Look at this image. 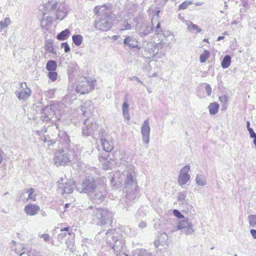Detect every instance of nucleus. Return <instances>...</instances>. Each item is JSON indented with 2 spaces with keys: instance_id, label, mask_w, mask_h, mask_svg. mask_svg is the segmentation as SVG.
<instances>
[{
  "instance_id": "nucleus-34",
  "label": "nucleus",
  "mask_w": 256,
  "mask_h": 256,
  "mask_svg": "<svg viewBox=\"0 0 256 256\" xmlns=\"http://www.w3.org/2000/svg\"><path fill=\"white\" fill-rule=\"evenodd\" d=\"M27 192L28 193V198H27V200H30L33 201L36 200V196L34 194L36 190L33 188H29L27 190Z\"/></svg>"
},
{
  "instance_id": "nucleus-54",
  "label": "nucleus",
  "mask_w": 256,
  "mask_h": 256,
  "mask_svg": "<svg viewBox=\"0 0 256 256\" xmlns=\"http://www.w3.org/2000/svg\"><path fill=\"white\" fill-rule=\"evenodd\" d=\"M4 152L0 149V164L2 162L3 159H4Z\"/></svg>"
},
{
  "instance_id": "nucleus-39",
  "label": "nucleus",
  "mask_w": 256,
  "mask_h": 256,
  "mask_svg": "<svg viewBox=\"0 0 256 256\" xmlns=\"http://www.w3.org/2000/svg\"><path fill=\"white\" fill-rule=\"evenodd\" d=\"M192 4V1L191 0H186L183 2L178 7L179 10H185L186 9L188 6Z\"/></svg>"
},
{
  "instance_id": "nucleus-11",
  "label": "nucleus",
  "mask_w": 256,
  "mask_h": 256,
  "mask_svg": "<svg viewBox=\"0 0 256 256\" xmlns=\"http://www.w3.org/2000/svg\"><path fill=\"white\" fill-rule=\"evenodd\" d=\"M152 22L151 23L148 22L138 23L136 26V31L140 37L146 36L152 31Z\"/></svg>"
},
{
  "instance_id": "nucleus-4",
  "label": "nucleus",
  "mask_w": 256,
  "mask_h": 256,
  "mask_svg": "<svg viewBox=\"0 0 256 256\" xmlns=\"http://www.w3.org/2000/svg\"><path fill=\"white\" fill-rule=\"evenodd\" d=\"M106 240L109 244L116 256L122 253L124 248V240L114 229L108 230L106 233Z\"/></svg>"
},
{
  "instance_id": "nucleus-30",
  "label": "nucleus",
  "mask_w": 256,
  "mask_h": 256,
  "mask_svg": "<svg viewBox=\"0 0 256 256\" xmlns=\"http://www.w3.org/2000/svg\"><path fill=\"white\" fill-rule=\"evenodd\" d=\"M57 68V64L55 60H49L46 63V68L48 72L55 71Z\"/></svg>"
},
{
  "instance_id": "nucleus-18",
  "label": "nucleus",
  "mask_w": 256,
  "mask_h": 256,
  "mask_svg": "<svg viewBox=\"0 0 256 256\" xmlns=\"http://www.w3.org/2000/svg\"><path fill=\"white\" fill-rule=\"evenodd\" d=\"M101 144L104 150L106 152L112 151L114 148V142L112 140V138L108 136H102V138Z\"/></svg>"
},
{
  "instance_id": "nucleus-17",
  "label": "nucleus",
  "mask_w": 256,
  "mask_h": 256,
  "mask_svg": "<svg viewBox=\"0 0 256 256\" xmlns=\"http://www.w3.org/2000/svg\"><path fill=\"white\" fill-rule=\"evenodd\" d=\"M58 140L64 148H69L70 139L67 133L64 130H60L58 134Z\"/></svg>"
},
{
  "instance_id": "nucleus-43",
  "label": "nucleus",
  "mask_w": 256,
  "mask_h": 256,
  "mask_svg": "<svg viewBox=\"0 0 256 256\" xmlns=\"http://www.w3.org/2000/svg\"><path fill=\"white\" fill-rule=\"evenodd\" d=\"M155 32L156 34L159 35L162 34V30L161 28L160 24V22H158L155 28Z\"/></svg>"
},
{
  "instance_id": "nucleus-41",
  "label": "nucleus",
  "mask_w": 256,
  "mask_h": 256,
  "mask_svg": "<svg viewBox=\"0 0 256 256\" xmlns=\"http://www.w3.org/2000/svg\"><path fill=\"white\" fill-rule=\"evenodd\" d=\"M57 76V72L55 71H50L48 72V78L52 82H54L56 80Z\"/></svg>"
},
{
  "instance_id": "nucleus-29",
  "label": "nucleus",
  "mask_w": 256,
  "mask_h": 256,
  "mask_svg": "<svg viewBox=\"0 0 256 256\" xmlns=\"http://www.w3.org/2000/svg\"><path fill=\"white\" fill-rule=\"evenodd\" d=\"M70 34V31L68 29H66L64 30H62L60 33H59L57 36L56 38L60 40H66L69 36Z\"/></svg>"
},
{
  "instance_id": "nucleus-19",
  "label": "nucleus",
  "mask_w": 256,
  "mask_h": 256,
  "mask_svg": "<svg viewBox=\"0 0 256 256\" xmlns=\"http://www.w3.org/2000/svg\"><path fill=\"white\" fill-rule=\"evenodd\" d=\"M168 240V236L166 234H162L160 237L154 241V244L156 248L160 250L163 249L166 250L168 248V244H166V240Z\"/></svg>"
},
{
  "instance_id": "nucleus-50",
  "label": "nucleus",
  "mask_w": 256,
  "mask_h": 256,
  "mask_svg": "<svg viewBox=\"0 0 256 256\" xmlns=\"http://www.w3.org/2000/svg\"><path fill=\"white\" fill-rule=\"evenodd\" d=\"M39 237L43 238L45 242H48L50 240V236L48 234H39Z\"/></svg>"
},
{
  "instance_id": "nucleus-27",
  "label": "nucleus",
  "mask_w": 256,
  "mask_h": 256,
  "mask_svg": "<svg viewBox=\"0 0 256 256\" xmlns=\"http://www.w3.org/2000/svg\"><path fill=\"white\" fill-rule=\"evenodd\" d=\"M232 58L230 55H226L221 62V66L223 68H228L231 63Z\"/></svg>"
},
{
  "instance_id": "nucleus-3",
  "label": "nucleus",
  "mask_w": 256,
  "mask_h": 256,
  "mask_svg": "<svg viewBox=\"0 0 256 256\" xmlns=\"http://www.w3.org/2000/svg\"><path fill=\"white\" fill-rule=\"evenodd\" d=\"M88 215L93 224L100 226L110 223L113 216L108 208L93 206L89 208Z\"/></svg>"
},
{
  "instance_id": "nucleus-38",
  "label": "nucleus",
  "mask_w": 256,
  "mask_h": 256,
  "mask_svg": "<svg viewBox=\"0 0 256 256\" xmlns=\"http://www.w3.org/2000/svg\"><path fill=\"white\" fill-rule=\"evenodd\" d=\"M121 24V28L120 30H130L132 28L131 25L128 22L123 20L120 22Z\"/></svg>"
},
{
  "instance_id": "nucleus-64",
  "label": "nucleus",
  "mask_w": 256,
  "mask_h": 256,
  "mask_svg": "<svg viewBox=\"0 0 256 256\" xmlns=\"http://www.w3.org/2000/svg\"><path fill=\"white\" fill-rule=\"evenodd\" d=\"M20 256H29L28 254L25 253L24 252H22L20 254Z\"/></svg>"
},
{
  "instance_id": "nucleus-37",
  "label": "nucleus",
  "mask_w": 256,
  "mask_h": 256,
  "mask_svg": "<svg viewBox=\"0 0 256 256\" xmlns=\"http://www.w3.org/2000/svg\"><path fill=\"white\" fill-rule=\"evenodd\" d=\"M196 180L197 184L200 186H204L206 184V182L203 176L202 175L197 176L196 178Z\"/></svg>"
},
{
  "instance_id": "nucleus-53",
  "label": "nucleus",
  "mask_w": 256,
  "mask_h": 256,
  "mask_svg": "<svg viewBox=\"0 0 256 256\" xmlns=\"http://www.w3.org/2000/svg\"><path fill=\"white\" fill-rule=\"evenodd\" d=\"M250 232L254 238H256V230L251 229L250 230Z\"/></svg>"
},
{
  "instance_id": "nucleus-21",
  "label": "nucleus",
  "mask_w": 256,
  "mask_h": 256,
  "mask_svg": "<svg viewBox=\"0 0 256 256\" xmlns=\"http://www.w3.org/2000/svg\"><path fill=\"white\" fill-rule=\"evenodd\" d=\"M74 187V182L71 181L62 184L59 186V188H62V194L64 193L71 194L73 192Z\"/></svg>"
},
{
  "instance_id": "nucleus-45",
  "label": "nucleus",
  "mask_w": 256,
  "mask_h": 256,
  "mask_svg": "<svg viewBox=\"0 0 256 256\" xmlns=\"http://www.w3.org/2000/svg\"><path fill=\"white\" fill-rule=\"evenodd\" d=\"M61 46L64 49L65 52H68L70 50V48L66 42L62 43Z\"/></svg>"
},
{
  "instance_id": "nucleus-57",
  "label": "nucleus",
  "mask_w": 256,
  "mask_h": 256,
  "mask_svg": "<svg viewBox=\"0 0 256 256\" xmlns=\"http://www.w3.org/2000/svg\"><path fill=\"white\" fill-rule=\"evenodd\" d=\"M146 226V223L144 222H142L138 224V226L142 228H145Z\"/></svg>"
},
{
  "instance_id": "nucleus-15",
  "label": "nucleus",
  "mask_w": 256,
  "mask_h": 256,
  "mask_svg": "<svg viewBox=\"0 0 256 256\" xmlns=\"http://www.w3.org/2000/svg\"><path fill=\"white\" fill-rule=\"evenodd\" d=\"M190 170V165H186L180 170L178 178V182L180 185L182 186L186 184L190 180V176L188 174Z\"/></svg>"
},
{
  "instance_id": "nucleus-16",
  "label": "nucleus",
  "mask_w": 256,
  "mask_h": 256,
  "mask_svg": "<svg viewBox=\"0 0 256 256\" xmlns=\"http://www.w3.org/2000/svg\"><path fill=\"white\" fill-rule=\"evenodd\" d=\"M178 228L179 230H182V232L187 234H191L194 231L192 224L187 219L180 221L178 225Z\"/></svg>"
},
{
  "instance_id": "nucleus-33",
  "label": "nucleus",
  "mask_w": 256,
  "mask_h": 256,
  "mask_svg": "<svg viewBox=\"0 0 256 256\" xmlns=\"http://www.w3.org/2000/svg\"><path fill=\"white\" fill-rule=\"evenodd\" d=\"M45 49L46 51L52 53L56 54L52 42L50 40H46L45 43Z\"/></svg>"
},
{
  "instance_id": "nucleus-1",
  "label": "nucleus",
  "mask_w": 256,
  "mask_h": 256,
  "mask_svg": "<svg viewBox=\"0 0 256 256\" xmlns=\"http://www.w3.org/2000/svg\"><path fill=\"white\" fill-rule=\"evenodd\" d=\"M118 166H124L126 170L120 174V172H116L114 176L111 178L110 182L112 186L117 188L120 184H124L126 189V196L130 200L136 198V191L138 188L136 177L134 172L132 166H128V162L126 161L124 158H122L120 162H117Z\"/></svg>"
},
{
  "instance_id": "nucleus-13",
  "label": "nucleus",
  "mask_w": 256,
  "mask_h": 256,
  "mask_svg": "<svg viewBox=\"0 0 256 256\" xmlns=\"http://www.w3.org/2000/svg\"><path fill=\"white\" fill-rule=\"evenodd\" d=\"M32 90L27 87L26 82L21 83L18 90L15 94L20 100H24L28 98L31 95Z\"/></svg>"
},
{
  "instance_id": "nucleus-46",
  "label": "nucleus",
  "mask_w": 256,
  "mask_h": 256,
  "mask_svg": "<svg viewBox=\"0 0 256 256\" xmlns=\"http://www.w3.org/2000/svg\"><path fill=\"white\" fill-rule=\"evenodd\" d=\"M138 256H152V254L146 250H141L140 252L138 253Z\"/></svg>"
},
{
  "instance_id": "nucleus-26",
  "label": "nucleus",
  "mask_w": 256,
  "mask_h": 256,
  "mask_svg": "<svg viewBox=\"0 0 256 256\" xmlns=\"http://www.w3.org/2000/svg\"><path fill=\"white\" fill-rule=\"evenodd\" d=\"M128 106L129 104L128 102V99L126 97L124 100V102L122 106V114L124 118L128 120H130V116L128 112Z\"/></svg>"
},
{
  "instance_id": "nucleus-40",
  "label": "nucleus",
  "mask_w": 256,
  "mask_h": 256,
  "mask_svg": "<svg viewBox=\"0 0 256 256\" xmlns=\"http://www.w3.org/2000/svg\"><path fill=\"white\" fill-rule=\"evenodd\" d=\"M208 58V50H205L204 53L201 54L200 56V60L201 62H205Z\"/></svg>"
},
{
  "instance_id": "nucleus-9",
  "label": "nucleus",
  "mask_w": 256,
  "mask_h": 256,
  "mask_svg": "<svg viewBox=\"0 0 256 256\" xmlns=\"http://www.w3.org/2000/svg\"><path fill=\"white\" fill-rule=\"evenodd\" d=\"M94 86L92 81L88 80L86 78H80L76 87V91L82 94L89 92Z\"/></svg>"
},
{
  "instance_id": "nucleus-7",
  "label": "nucleus",
  "mask_w": 256,
  "mask_h": 256,
  "mask_svg": "<svg viewBox=\"0 0 256 256\" xmlns=\"http://www.w3.org/2000/svg\"><path fill=\"white\" fill-rule=\"evenodd\" d=\"M106 182V178H102L101 182H100L99 185L98 184L94 190L90 194L91 198L96 203L102 202L107 195Z\"/></svg>"
},
{
  "instance_id": "nucleus-23",
  "label": "nucleus",
  "mask_w": 256,
  "mask_h": 256,
  "mask_svg": "<svg viewBox=\"0 0 256 256\" xmlns=\"http://www.w3.org/2000/svg\"><path fill=\"white\" fill-rule=\"evenodd\" d=\"M124 44L130 48H139L138 41L134 38L132 36H126L124 40Z\"/></svg>"
},
{
  "instance_id": "nucleus-14",
  "label": "nucleus",
  "mask_w": 256,
  "mask_h": 256,
  "mask_svg": "<svg viewBox=\"0 0 256 256\" xmlns=\"http://www.w3.org/2000/svg\"><path fill=\"white\" fill-rule=\"evenodd\" d=\"M150 131L148 119H146L142 124L140 130L142 140L146 144H148L150 142Z\"/></svg>"
},
{
  "instance_id": "nucleus-28",
  "label": "nucleus",
  "mask_w": 256,
  "mask_h": 256,
  "mask_svg": "<svg viewBox=\"0 0 256 256\" xmlns=\"http://www.w3.org/2000/svg\"><path fill=\"white\" fill-rule=\"evenodd\" d=\"M187 28L188 30L194 32L198 33L201 31V29L196 25L194 24L192 22H188L186 23Z\"/></svg>"
},
{
  "instance_id": "nucleus-60",
  "label": "nucleus",
  "mask_w": 256,
  "mask_h": 256,
  "mask_svg": "<svg viewBox=\"0 0 256 256\" xmlns=\"http://www.w3.org/2000/svg\"><path fill=\"white\" fill-rule=\"evenodd\" d=\"M203 4V2H196L194 3L195 6H202Z\"/></svg>"
},
{
  "instance_id": "nucleus-47",
  "label": "nucleus",
  "mask_w": 256,
  "mask_h": 256,
  "mask_svg": "<svg viewBox=\"0 0 256 256\" xmlns=\"http://www.w3.org/2000/svg\"><path fill=\"white\" fill-rule=\"evenodd\" d=\"M167 2V0H156L155 2L157 6H163Z\"/></svg>"
},
{
  "instance_id": "nucleus-56",
  "label": "nucleus",
  "mask_w": 256,
  "mask_h": 256,
  "mask_svg": "<svg viewBox=\"0 0 256 256\" xmlns=\"http://www.w3.org/2000/svg\"><path fill=\"white\" fill-rule=\"evenodd\" d=\"M56 141L52 140H48V146H53L54 144L56 143Z\"/></svg>"
},
{
  "instance_id": "nucleus-58",
  "label": "nucleus",
  "mask_w": 256,
  "mask_h": 256,
  "mask_svg": "<svg viewBox=\"0 0 256 256\" xmlns=\"http://www.w3.org/2000/svg\"><path fill=\"white\" fill-rule=\"evenodd\" d=\"M42 140L44 143L48 144V140H50L48 139L46 137L44 136L42 138Z\"/></svg>"
},
{
  "instance_id": "nucleus-62",
  "label": "nucleus",
  "mask_w": 256,
  "mask_h": 256,
  "mask_svg": "<svg viewBox=\"0 0 256 256\" xmlns=\"http://www.w3.org/2000/svg\"><path fill=\"white\" fill-rule=\"evenodd\" d=\"M118 256H128V255L124 252H122L119 254Z\"/></svg>"
},
{
  "instance_id": "nucleus-48",
  "label": "nucleus",
  "mask_w": 256,
  "mask_h": 256,
  "mask_svg": "<svg viewBox=\"0 0 256 256\" xmlns=\"http://www.w3.org/2000/svg\"><path fill=\"white\" fill-rule=\"evenodd\" d=\"M173 214H174V216L178 218H184V216L181 214V212L177 210H174Z\"/></svg>"
},
{
  "instance_id": "nucleus-5",
  "label": "nucleus",
  "mask_w": 256,
  "mask_h": 256,
  "mask_svg": "<svg viewBox=\"0 0 256 256\" xmlns=\"http://www.w3.org/2000/svg\"><path fill=\"white\" fill-rule=\"evenodd\" d=\"M73 156V152L69 150L68 148H62L59 146L58 149L54 154V163L58 167L65 166L72 160Z\"/></svg>"
},
{
  "instance_id": "nucleus-51",
  "label": "nucleus",
  "mask_w": 256,
  "mask_h": 256,
  "mask_svg": "<svg viewBox=\"0 0 256 256\" xmlns=\"http://www.w3.org/2000/svg\"><path fill=\"white\" fill-rule=\"evenodd\" d=\"M16 242L15 240H12L10 244V248L12 250H14L16 253H18L16 248Z\"/></svg>"
},
{
  "instance_id": "nucleus-25",
  "label": "nucleus",
  "mask_w": 256,
  "mask_h": 256,
  "mask_svg": "<svg viewBox=\"0 0 256 256\" xmlns=\"http://www.w3.org/2000/svg\"><path fill=\"white\" fill-rule=\"evenodd\" d=\"M92 108V102L91 100L83 102L81 106V110L82 111V114L84 116L86 112H90Z\"/></svg>"
},
{
  "instance_id": "nucleus-20",
  "label": "nucleus",
  "mask_w": 256,
  "mask_h": 256,
  "mask_svg": "<svg viewBox=\"0 0 256 256\" xmlns=\"http://www.w3.org/2000/svg\"><path fill=\"white\" fill-rule=\"evenodd\" d=\"M40 210L38 206L30 204L26 205L24 208V211L28 216H34Z\"/></svg>"
},
{
  "instance_id": "nucleus-22",
  "label": "nucleus",
  "mask_w": 256,
  "mask_h": 256,
  "mask_svg": "<svg viewBox=\"0 0 256 256\" xmlns=\"http://www.w3.org/2000/svg\"><path fill=\"white\" fill-rule=\"evenodd\" d=\"M41 119L43 121H48L50 120L51 115L54 114L53 111L52 110L51 108L49 106H46L42 110Z\"/></svg>"
},
{
  "instance_id": "nucleus-59",
  "label": "nucleus",
  "mask_w": 256,
  "mask_h": 256,
  "mask_svg": "<svg viewBox=\"0 0 256 256\" xmlns=\"http://www.w3.org/2000/svg\"><path fill=\"white\" fill-rule=\"evenodd\" d=\"M198 96L200 98H204V97H206V96L204 94H203L202 96L200 94V92H198Z\"/></svg>"
},
{
  "instance_id": "nucleus-36",
  "label": "nucleus",
  "mask_w": 256,
  "mask_h": 256,
  "mask_svg": "<svg viewBox=\"0 0 256 256\" xmlns=\"http://www.w3.org/2000/svg\"><path fill=\"white\" fill-rule=\"evenodd\" d=\"M250 226L254 227L256 226V215L250 214L248 218Z\"/></svg>"
},
{
  "instance_id": "nucleus-10",
  "label": "nucleus",
  "mask_w": 256,
  "mask_h": 256,
  "mask_svg": "<svg viewBox=\"0 0 256 256\" xmlns=\"http://www.w3.org/2000/svg\"><path fill=\"white\" fill-rule=\"evenodd\" d=\"M84 125L82 134L84 136H91L93 130L98 127L97 124L92 118L86 119L84 122Z\"/></svg>"
},
{
  "instance_id": "nucleus-2",
  "label": "nucleus",
  "mask_w": 256,
  "mask_h": 256,
  "mask_svg": "<svg viewBox=\"0 0 256 256\" xmlns=\"http://www.w3.org/2000/svg\"><path fill=\"white\" fill-rule=\"evenodd\" d=\"M164 38L158 44H156L146 41L142 42V46L138 48V50L144 58L150 59L155 56L158 54L160 48H162L164 46H170L174 39V36L168 32L164 34Z\"/></svg>"
},
{
  "instance_id": "nucleus-61",
  "label": "nucleus",
  "mask_w": 256,
  "mask_h": 256,
  "mask_svg": "<svg viewBox=\"0 0 256 256\" xmlns=\"http://www.w3.org/2000/svg\"><path fill=\"white\" fill-rule=\"evenodd\" d=\"M246 128H247V129L248 130H249V128H252L250 127V122L249 121H248L246 122Z\"/></svg>"
},
{
  "instance_id": "nucleus-32",
  "label": "nucleus",
  "mask_w": 256,
  "mask_h": 256,
  "mask_svg": "<svg viewBox=\"0 0 256 256\" xmlns=\"http://www.w3.org/2000/svg\"><path fill=\"white\" fill-rule=\"evenodd\" d=\"M73 43L76 46H80L82 42L83 38L80 34H76L72 36Z\"/></svg>"
},
{
  "instance_id": "nucleus-42",
  "label": "nucleus",
  "mask_w": 256,
  "mask_h": 256,
  "mask_svg": "<svg viewBox=\"0 0 256 256\" xmlns=\"http://www.w3.org/2000/svg\"><path fill=\"white\" fill-rule=\"evenodd\" d=\"M67 236H68V232H61L60 234H59L57 236V240L62 242L64 238H66Z\"/></svg>"
},
{
  "instance_id": "nucleus-6",
  "label": "nucleus",
  "mask_w": 256,
  "mask_h": 256,
  "mask_svg": "<svg viewBox=\"0 0 256 256\" xmlns=\"http://www.w3.org/2000/svg\"><path fill=\"white\" fill-rule=\"evenodd\" d=\"M114 20V16L111 14L104 13L98 14L94 26L96 29L102 31H108L112 26Z\"/></svg>"
},
{
  "instance_id": "nucleus-63",
  "label": "nucleus",
  "mask_w": 256,
  "mask_h": 256,
  "mask_svg": "<svg viewBox=\"0 0 256 256\" xmlns=\"http://www.w3.org/2000/svg\"><path fill=\"white\" fill-rule=\"evenodd\" d=\"M224 38V36H220L218 37V39H217V40L218 41H220V40H223Z\"/></svg>"
},
{
  "instance_id": "nucleus-55",
  "label": "nucleus",
  "mask_w": 256,
  "mask_h": 256,
  "mask_svg": "<svg viewBox=\"0 0 256 256\" xmlns=\"http://www.w3.org/2000/svg\"><path fill=\"white\" fill-rule=\"evenodd\" d=\"M70 226L64 228L60 230V232H72V231L70 232Z\"/></svg>"
},
{
  "instance_id": "nucleus-31",
  "label": "nucleus",
  "mask_w": 256,
  "mask_h": 256,
  "mask_svg": "<svg viewBox=\"0 0 256 256\" xmlns=\"http://www.w3.org/2000/svg\"><path fill=\"white\" fill-rule=\"evenodd\" d=\"M220 106L217 102H212L209 104V113L210 114H216Z\"/></svg>"
},
{
  "instance_id": "nucleus-35",
  "label": "nucleus",
  "mask_w": 256,
  "mask_h": 256,
  "mask_svg": "<svg viewBox=\"0 0 256 256\" xmlns=\"http://www.w3.org/2000/svg\"><path fill=\"white\" fill-rule=\"evenodd\" d=\"M11 21L9 18H6L0 22V28L1 30L6 28L10 24Z\"/></svg>"
},
{
  "instance_id": "nucleus-49",
  "label": "nucleus",
  "mask_w": 256,
  "mask_h": 256,
  "mask_svg": "<svg viewBox=\"0 0 256 256\" xmlns=\"http://www.w3.org/2000/svg\"><path fill=\"white\" fill-rule=\"evenodd\" d=\"M248 130L249 132L250 138H253L254 140L256 139V133L254 131L253 129L252 128H249Z\"/></svg>"
},
{
  "instance_id": "nucleus-24",
  "label": "nucleus",
  "mask_w": 256,
  "mask_h": 256,
  "mask_svg": "<svg viewBox=\"0 0 256 256\" xmlns=\"http://www.w3.org/2000/svg\"><path fill=\"white\" fill-rule=\"evenodd\" d=\"M68 234L70 238L66 240V244L67 246V248L73 252L75 250L74 242V234L73 232H68Z\"/></svg>"
},
{
  "instance_id": "nucleus-8",
  "label": "nucleus",
  "mask_w": 256,
  "mask_h": 256,
  "mask_svg": "<svg viewBox=\"0 0 256 256\" xmlns=\"http://www.w3.org/2000/svg\"><path fill=\"white\" fill-rule=\"evenodd\" d=\"M100 182H101V178L95 180L92 176L86 178L80 184L82 192L90 195L97 185H99Z\"/></svg>"
},
{
  "instance_id": "nucleus-52",
  "label": "nucleus",
  "mask_w": 256,
  "mask_h": 256,
  "mask_svg": "<svg viewBox=\"0 0 256 256\" xmlns=\"http://www.w3.org/2000/svg\"><path fill=\"white\" fill-rule=\"evenodd\" d=\"M129 80H136V81H138V82L141 84H143L144 83L142 81H141L138 77L135 76H132L131 77L128 78Z\"/></svg>"
},
{
  "instance_id": "nucleus-12",
  "label": "nucleus",
  "mask_w": 256,
  "mask_h": 256,
  "mask_svg": "<svg viewBox=\"0 0 256 256\" xmlns=\"http://www.w3.org/2000/svg\"><path fill=\"white\" fill-rule=\"evenodd\" d=\"M52 10L56 12V18L62 20L66 15L67 9L65 5L60 2H56L52 6Z\"/></svg>"
},
{
  "instance_id": "nucleus-44",
  "label": "nucleus",
  "mask_w": 256,
  "mask_h": 256,
  "mask_svg": "<svg viewBox=\"0 0 256 256\" xmlns=\"http://www.w3.org/2000/svg\"><path fill=\"white\" fill-rule=\"evenodd\" d=\"M186 198V194L184 192H180L178 196V202H184Z\"/></svg>"
}]
</instances>
